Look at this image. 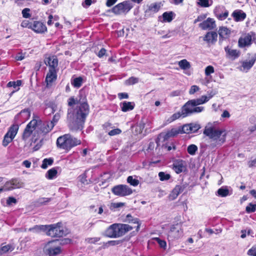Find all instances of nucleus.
Masks as SVG:
<instances>
[{"label": "nucleus", "mask_w": 256, "mask_h": 256, "mask_svg": "<svg viewBox=\"0 0 256 256\" xmlns=\"http://www.w3.org/2000/svg\"><path fill=\"white\" fill-rule=\"evenodd\" d=\"M88 112L89 106L86 102L82 103L74 110L68 109L67 118L70 129L73 131L82 130Z\"/></svg>", "instance_id": "obj_1"}, {"label": "nucleus", "mask_w": 256, "mask_h": 256, "mask_svg": "<svg viewBox=\"0 0 256 256\" xmlns=\"http://www.w3.org/2000/svg\"><path fill=\"white\" fill-rule=\"evenodd\" d=\"M204 134L208 136L214 142L209 147L214 148L217 146L222 145L226 141V132L223 130L216 129L208 124L204 128Z\"/></svg>", "instance_id": "obj_2"}, {"label": "nucleus", "mask_w": 256, "mask_h": 256, "mask_svg": "<svg viewBox=\"0 0 256 256\" xmlns=\"http://www.w3.org/2000/svg\"><path fill=\"white\" fill-rule=\"evenodd\" d=\"M132 229V226L129 224L116 223L110 226L104 232V235L110 238H119Z\"/></svg>", "instance_id": "obj_3"}, {"label": "nucleus", "mask_w": 256, "mask_h": 256, "mask_svg": "<svg viewBox=\"0 0 256 256\" xmlns=\"http://www.w3.org/2000/svg\"><path fill=\"white\" fill-rule=\"evenodd\" d=\"M80 144V140H78L70 134H66L60 136L56 140L57 146L66 151H69L72 148Z\"/></svg>", "instance_id": "obj_4"}, {"label": "nucleus", "mask_w": 256, "mask_h": 256, "mask_svg": "<svg viewBox=\"0 0 256 256\" xmlns=\"http://www.w3.org/2000/svg\"><path fill=\"white\" fill-rule=\"evenodd\" d=\"M47 226L46 234L51 237L60 238L69 233L68 230L64 228L61 222L47 225Z\"/></svg>", "instance_id": "obj_5"}, {"label": "nucleus", "mask_w": 256, "mask_h": 256, "mask_svg": "<svg viewBox=\"0 0 256 256\" xmlns=\"http://www.w3.org/2000/svg\"><path fill=\"white\" fill-rule=\"evenodd\" d=\"M133 7L134 5L130 0H125L114 6L112 12L116 15L126 14Z\"/></svg>", "instance_id": "obj_6"}, {"label": "nucleus", "mask_w": 256, "mask_h": 256, "mask_svg": "<svg viewBox=\"0 0 256 256\" xmlns=\"http://www.w3.org/2000/svg\"><path fill=\"white\" fill-rule=\"evenodd\" d=\"M38 121L36 120L34 117V118L26 125L25 128L22 136V140H28L32 134L37 128Z\"/></svg>", "instance_id": "obj_7"}, {"label": "nucleus", "mask_w": 256, "mask_h": 256, "mask_svg": "<svg viewBox=\"0 0 256 256\" xmlns=\"http://www.w3.org/2000/svg\"><path fill=\"white\" fill-rule=\"evenodd\" d=\"M112 192L117 196H124L131 194L132 190L127 185L119 184L114 186L112 189Z\"/></svg>", "instance_id": "obj_8"}, {"label": "nucleus", "mask_w": 256, "mask_h": 256, "mask_svg": "<svg viewBox=\"0 0 256 256\" xmlns=\"http://www.w3.org/2000/svg\"><path fill=\"white\" fill-rule=\"evenodd\" d=\"M55 240L48 242L46 243L43 249L44 252L49 256H55L62 252V249L60 246H55L54 243Z\"/></svg>", "instance_id": "obj_9"}, {"label": "nucleus", "mask_w": 256, "mask_h": 256, "mask_svg": "<svg viewBox=\"0 0 256 256\" xmlns=\"http://www.w3.org/2000/svg\"><path fill=\"white\" fill-rule=\"evenodd\" d=\"M183 236V230L178 224L173 225L170 227L168 234V240H178Z\"/></svg>", "instance_id": "obj_10"}, {"label": "nucleus", "mask_w": 256, "mask_h": 256, "mask_svg": "<svg viewBox=\"0 0 256 256\" xmlns=\"http://www.w3.org/2000/svg\"><path fill=\"white\" fill-rule=\"evenodd\" d=\"M36 120L38 121L37 128L40 133L45 135L50 132L54 128L52 124H50L49 122H42L38 116H35Z\"/></svg>", "instance_id": "obj_11"}, {"label": "nucleus", "mask_w": 256, "mask_h": 256, "mask_svg": "<svg viewBox=\"0 0 256 256\" xmlns=\"http://www.w3.org/2000/svg\"><path fill=\"white\" fill-rule=\"evenodd\" d=\"M162 4L160 2H155L147 6V8L144 10V16L149 17L156 13L160 10Z\"/></svg>", "instance_id": "obj_12"}, {"label": "nucleus", "mask_w": 256, "mask_h": 256, "mask_svg": "<svg viewBox=\"0 0 256 256\" xmlns=\"http://www.w3.org/2000/svg\"><path fill=\"white\" fill-rule=\"evenodd\" d=\"M24 182L18 178H13L5 183V188L8 190L23 187Z\"/></svg>", "instance_id": "obj_13"}, {"label": "nucleus", "mask_w": 256, "mask_h": 256, "mask_svg": "<svg viewBox=\"0 0 256 256\" xmlns=\"http://www.w3.org/2000/svg\"><path fill=\"white\" fill-rule=\"evenodd\" d=\"M30 116V111L29 108H25L18 114L14 117L16 122L22 123L28 120Z\"/></svg>", "instance_id": "obj_14"}, {"label": "nucleus", "mask_w": 256, "mask_h": 256, "mask_svg": "<svg viewBox=\"0 0 256 256\" xmlns=\"http://www.w3.org/2000/svg\"><path fill=\"white\" fill-rule=\"evenodd\" d=\"M226 56V58L234 60L238 58L240 55V52L236 49H232L229 46L224 48Z\"/></svg>", "instance_id": "obj_15"}, {"label": "nucleus", "mask_w": 256, "mask_h": 256, "mask_svg": "<svg viewBox=\"0 0 256 256\" xmlns=\"http://www.w3.org/2000/svg\"><path fill=\"white\" fill-rule=\"evenodd\" d=\"M256 61V54H253L251 55L250 59L249 60H246L242 62V70L246 71L247 72L250 70Z\"/></svg>", "instance_id": "obj_16"}, {"label": "nucleus", "mask_w": 256, "mask_h": 256, "mask_svg": "<svg viewBox=\"0 0 256 256\" xmlns=\"http://www.w3.org/2000/svg\"><path fill=\"white\" fill-rule=\"evenodd\" d=\"M252 38L250 34H247L239 38L238 41V46L240 48L248 47L252 44Z\"/></svg>", "instance_id": "obj_17"}, {"label": "nucleus", "mask_w": 256, "mask_h": 256, "mask_svg": "<svg viewBox=\"0 0 256 256\" xmlns=\"http://www.w3.org/2000/svg\"><path fill=\"white\" fill-rule=\"evenodd\" d=\"M194 106L190 100L186 102L182 108V117L184 118L194 114L193 109H194Z\"/></svg>", "instance_id": "obj_18"}, {"label": "nucleus", "mask_w": 256, "mask_h": 256, "mask_svg": "<svg viewBox=\"0 0 256 256\" xmlns=\"http://www.w3.org/2000/svg\"><path fill=\"white\" fill-rule=\"evenodd\" d=\"M186 188L184 184L176 185L169 194L168 198L170 200H175L178 194L182 192Z\"/></svg>", "instance_id": "obj_19"}, {"label": "nucleus", "mask_w": 256, "mask_h": 256, "mask_svg": "<svg viewBox=\"0 0 256 256\" xmlns=\"http://www.w3.org/2000/svg\"><path fill=\"white\" fill-rule=\"evenodd\" d=\"M218 34L215 32H208L203 38L208 45L214 44L217 41Z\"/></svg>", "instance_id": "obj_20"}, {"label": "nucleus", "mask_w": 256, "mask_h": 256, "mask_svg": "<svg viewBox=\"0 0 256 256\" xmlns=\"http://www.w3.org/2000/svg\"><path fill=\"white\" fill-rule=\"evenodd\" d=\"M57 70H48L46 78L47 86H50L52 83L57 78Z\"/></svg>", "instance_id": "obj_21"}, {"label": "nucleus", "mask_w": 256, "mask_h": 256, "mask_svg": "<svg viewBox=\"0 0 256 256\" xmlns=\"http://www.w3.org/2000/svg\"><path fill=\"white\" fill-rule=\"evenodd\" d=\"M46 64L48 66V70H57L58 66V60L56 56H52L48 58L46 61Z\"/></svg>", "instance_id": "obj_22"}, {"label": "nucleus", "mask_w": 256, "mask_h": 256, "mask_svg": "<svg viewBox=\"0 0 256 256\" xmlns=\"http://www.w3.org/2000/svg\"><path fill=\"white\" fill-rule=\"evenodd\" d=\"M199 26L202 30H212L216 26L215 21L213 18H208L206 20H204L199 24Z\"/></svg>", "instance_id": "obj_23"}, {"label": "nucleus", "mask_w": 256, "mask_h": 256, "mask_svg": "<svg viewBox=\"0 0 256 256\" xmlns=\"http://www.w3.org/2000/svg\"><path fill=\"white\" fill-rule=\"evenodd\" d=\"M33 30L38 33H43L46 31V26L40 22H35L32 26Z\"/></svg>", "instance_id": "obj_24"}, {"label": "nucleus", "mask_w": 256, "mask_h": 256, "mask_svg": "<svg viewBox=\"0 0 256 256\" xmlns=\"http://www.w3.org/2000/svg\"><path fill=\"white\" fill-rule=\"evenodd\" d=\"M232 16L236 22H240L245 19L246 14L242 10H236L232 12Z\"/></svg>", "instance_id": "obj_25"}, {"label": "nucleus", "mask_w": 256, "mask_h": 256, "mask_svg": "<svg viewBox=\"0 0 256 256\" xmlns=\"http://www.w3.org/2000/svg\"><path fill=\"white\" fill-rule=\"evenodd\" d=\"M185 168L184 162L182 160L176 161L173 164V169L177 174L182 172Z\"/></svg>", "instance_id": "obj_26"}, {"label": "nucleus", "mask_w": 256, "mask_h": 256, "mask_svg": "<svg viewBox=\"0 0 256 256\" xmlns=\"http://www.w3.org/2000/svg\"><path fill=\"white\" fill-rule=\"evenodd\" d=\"M122 110L124 112H126L132 110L134 108L135 104L134 102H124L120 104Z\"/></svg>", "instance_id": "obj_27"}, {"label": "nucleus", "mask_w": 256, "mask_h": 256, "mask_svg": "<svg viewBox=\"0 0 256 256\" xmlns=\"http://www.w3.org/2000/svg\"><path fill=\"white\" fill-rule=\"evenodd\" d=\"M218 34L220 38L222 39L228 38L230 34V30L225 26H221L219 28Z\"/></svg>", "instance_id": "obj_28"}, {"label": "nucleus", "mask_w": 256, "mask_h": 256, "mask_svg": "<svg viewBox=\"0 0 256 256\" xmlns=\"http://www.w3.org/2000/svg\"><path fill=\"white\" fill-rule=\"evenodd\" d=\"M14 249V246L12 244H8L0 247V256L7 254L9 252H12Z\"/></svg>", "instance_id": "obj_29"}, {"label": "nucleus", "mask_w": 256, "mask_h": 256, "mask_svg": "<svg viewBox=\"0 0 256 256\" xmlns=\"http://www.w3.org/2000/svg\"><path fill=\"white\" fill-rule=\"evenodd\" d=\"M18 124H13L9 128L6 134L14 138L18 133Z\"/></svg>", "instance_id": "obj_30"}, {"label": "nucleus", "mask_w": 256, "mask_h": 256, "mask_svg": "<svg viewBox=\"0 0 256 256\" xmlns=\"http://www.w3.org/2000/svg\"><path fill=\"white\" fill-rule=\"evenodd\" d=\"M232 192H230V190L227 186H222L217 191V194L221 197H226L230 196Z\"/></svg>", "instance_id": "obj_31"}, {"label": "nucleus", "mask_w": 256, "mask_h": 256, "mask_svg": "<svg viewBox=\"0 0 256 256\" xmlns=\"http://www.w3.org/2000/svg\"><path fill=\"white\" fill-rule=\"evenodd\" d=\"M51 200L50 198H40L34 202V205L36 206H40L44 204H46Z\"/></svg>", "instance_id": "obj_32"}, {"label": "nucleus", "mask_w": 256, "mask_h": 256, "mask_svg": "<svg viewBox=\"0 0 256 256\" xmlns=\"http://www.w3.org/2000/svg\"><path fill=\"white\" fill-rule=\"evenodd\" d=\"M190 101L192 103L193 106H196L206 103L207 102V100L206 96H202L198 98L192 100Z\"/></svg>", "instance_id": "obj_33"}, {"label": "nucleus", "mask_w": 256, "mask_h": 256, "mask_svg": "<svg viewBox=\"0 0 256 256\" xmlns=\"http://www.w3.org/2000/svg\"><path fill=\"white\" fill-rule=\"evenodd\" d=\"M22 82L20 80L10 82L7 84V87H13L15 89V90L12 92V93H14L15 91H17L19 90L18 87L22 84Z\"/></svg>", "instance_id": "obj_34"}, {"label": "nucleus", "mask_w": 256, "mask_h": 256, "mask_svg": "<svg viewBox=\"0 0 256 256\" xmlns=\"http://www.w3.org/2000/svg\"><path fill=\"white\" fill-rule=\"evenodd\" d=\"M126 219L127 221H128L129 222H132L133 224H136V226H132V228H136V231L138 232L140 228V224H139L138 219H132V216L129 214L126 216Z\"/></svg>", "instance_id": "obj_35"}, {"label": "nucleus", "mask_w": 256, "mask_h": 256, "mask_svg": "<svg viewBox=\"0 0 256 256\" xmlns=\"http://www.w3.org/2000/svg\"><path fill=\"white\" fill-rule=\"evenodd\" d=\"M180 68L183 70H186L190 68L191 65L190 62L184 59L178 62Z\"/></svg>", "instance_id": "obj_36"}, {"label": "nucleus", "mask_w": 256, "mask_h": 256, "mask_svg": "<svg viewBox=\"0 0 256 256\" xmlns=\"http://www.w3.org/2000/svg\"><path fill=\"white\" fill-rule=\"evenodd\" d=\"M212 0H198L197 4L201 7L208 8L212 4Z\"/></svg>", "instance_id": "obj_37"}, {"label": "nucleus", "mask_w": 256, "mask_h": 256, "mask_svg": "<svg viewBox=\"0 0 256 256\" xmlns=\"http://www.w3.org/2000/svg\"><path fill=\"white\" fill-rule=\"evenodd\" d=\"M47 225H40V226H35L34 227L29 228L30 231H33L34 232H38L40 231H44L46 232L47 230Z\"/></svg>", "instance_id": "obj_38"}, {"label": "nucleus", "mask_w": 256, "mask_h": 256, "mask_svg": "<svg viewBox=\"0 0 256 256\" xmlns=\"http://www.w3.org/2000/svg\"><path fill=\"white\" fill-rule=\"evenodd\" d=\"M173 137L172 135L171 132L170 130H168L166 132L160 133L158 138V139H162L163 141H166L168 140L170 138Z\"/></svg>", "instance_id": "obj_39"}, {"label": "nucleus", "mask_w": 256, "mask_h": 256, "mask_svg": "<svg viewBox=\"0 0 256 256\" xmlns=\"http://www.w3.org/2000/svg\"><path fill=\"white\" fill-rule=\"evenodd\" d=\"M58 172L54 168L49 170L46 174V178L49 180L53 179L56 175Z\"/></svg>", "instance_id": "obj_40"}, {"label": "nucleus", "mask_w": 256, "mask_h": 256, "mask_svg": "<svg viewBox=\"0 0 256 256\" xmlns=\"http://www.w3.org/2000/svg\"><path fill=\"white\" fill-rule=\"evenodd\" d=\"M82 82V78L80 76L76 78L72 81V84L75 88H80Z\"/></svg>", "instance_id": "obj_41"}, {"label": "nucleus", "mask_w": 256, "mask_h": 256, "mask_svg": "<svg viewBox=\"0 0 256 256\" xmlns=\"http://www.w3.org/2000/svg\"><path fill=\"white\" fill-rule=\"evenodd\" d=\"M54 162V160L52 158H44L42 161V164L41 166V168L43 169H46L48 166H51Z\"/></svg>", "instance_id": "obj_42"}, {"label": "nucleus", "mask_w": 256, "mask_h": 256, "mask_svg": "<svg viewBox=\"0 0 256 256\" xmlns=\"http://www.w3.org/2000/svg\"><path fill=\"white\" fill-rule=\"evenodd\" d=\"M172 16L173 12H164L162 14L164 21L168 22H171L172 20Z\"/></svg>", "instance_id": "obj_43"}, {"label": "nucleus", "mask_w": 256, "mask_h": 256, "mask_svg": "<svg viewBox=\"0 0 256 256\" xmlns=\"http://www.w3.org/2000/svg\"><path fill=\"white\" fill-rule=\"evenodd\" d=\"M127 182L134 186H137L140 183L139 180L136 178H134L132 176L128 177Z\"/></svg>", "instance_id": "obj_44"}, {"label": "nucleus", "mask_w": 256, "mask_h": 256, "mask_svg": "<svg viewBox=\"0 0 256 256\" xmlns=\"http://www.w3.org/2000/svg\"><path fill=\"white\" fill-rule=\"evenodd\" d=\"M181 116H182V112H178L173 114L170 118H169L168 120V122L170 123L172 122L173 121L176 120L180 118Z\"/></svg>", "instance_id": "obj_45"}, {"label": "nucleus", "mask_w": 256, "mask_h": 256, "mask_svg": "<svg viewBox=\"0 0 256 256\" xmlns=\"http://www.w3.org/2000/svg\"><path fill=\"white\" fill-rule=\"evenodd\" d=\"M188 153L190 155H194L198 150V147L195 144L190 145L187 148Z\"/></svg>", "instance_id": "obj_46"}, {"label": "nucleus", "mask_w": 256, "mask_h": 256, "mask_svg": "<svg viewBox=\"0 0 256 256\" xmlns=\"http://www.w3.org/2000/svg\"><path fill=\"white\" fill-rule=\"evenodd\" d=\"M60 118V112L56 113L53 116L52 120L50 122V124H52V126L54 127L55 125L56 124L58 120Z\"/></svg>", "instance_id": "obj_47"}, {"label": "nucleus", "mask_w": 256, "mask_h": 256, "mask_svg": "<svg viewBox=\"0 0 256 256\" xmlns=\"http://www.w3.org/2000/svg\"><path fill=\"white\" fill-rule=\"evenodd\" d=\"M180 128L181 131V134L192 133L190 126V124H184L182 127H180Z\"/></svg>", "instance_id": "obj_48"}, {"label": "nucleus", "mask_w": 256, "mask_h": 256, "mask_svg": "<svg viewBox=\"0 0 256 256\" xmlns=\"http://www.w3.org/2000/svg\"><path fill=\"white\" fill-rule=\"evenodd\" d=\"M158 176L161 181L167 180L170 178V175L164 172H160L158 173Z\"/></svg>", "instance_id": "obj_49"}, {"label": "nucleus", "mask_w": 256, "mask_h": 256, "mask_svg": "<svg viewBox=\"0 0 256 256\" xmlns=\"http://www.w3.org/2000/svg\"><path fill=\"white\" fill-rule=\"evenodd\" d=\"M13 140L14 138L6 134L2 140V146L4 147L6 146Z\"/></svg>", "instance_id": "obj_50"}, {"label": "nucleus", "mask_w": 256, "mask_h": 256, "mask_svg": "<svg viewBox=\"0 0 256 256\" xmlns=\"http://www.w3.org/2000/svg\"><path fill=\"white\" fill-rule=\"evenodd\" d=\"M138 82V79L135 77H130L125 81V84L127 86L135 84Z\"/></svg>", "instance_id": "obj_51"}, {"label": "nucleus", "mask_w": 256, "mask_h": 256, "mask_svg": "<svg viewBox=\"0 0 256 256\" xmlns=\"http://www.w3.org/2000/svg\"><path fill=\"white\" fill-rule=\"evenodd\" d=\"M246 210L248 213L254 212L256 210V204L250 203L246 208Z\"/></svg>", "instance_id": "obj_52"}, {"label": "nucleus", "mask_w": 256, "mask_h": 256, "mask_svg": "<svg viewBox=\"0 0 256 256\" xmlns=\"http://www.w3.org/2000/svg\"><path fill=\"white\" fill-rule=\"evenodd\" d=\"M155 240L158 244L160 246L161 248L165 250L166 247V242L165 240H162L158 238H154Z\"/></svg>", "instance_id": "obj_53"}, {"label": "nucleus", "mask_w": 256, "mask_h": 256, "mask_svg": "<svg viewBox=\"0 0 256 256\" xmlns=\"http://www.w3.org/2000/svg\"><path fill=\"white\" fill-rule=\"evenodd\" d=\"M122 241L121 240H109L106 243V246H116L122 244Z\"/></svg>", "instance_id": "obj_54"}, {"label": "nucleus", "mask_w": 256, "mask_h": 256, "mask_svg": "<svg viewBox=\"0 0 256 256\" xmlns=\"http://www.w3.org/2000/svg\"><path fill=\"white\" fill-rule=\"evenodd\" d=\"M189 124L192 133L197 132L200 128V125L198 124L191 123Z\"/></svg>", "instance_id": "obj_55"}, {"label": "nucleus", "mask_w": 256, "mask_h": 256, "mask_svg": "<svg viewBox=\"0 0 256 256\" xmlns=\"http://www.w3.org/2000/svg\"><path fill=\"white\" fill-rule=\"evenodd\" d=\"M122 132L121 130L116 128L111 130L108 132V134L110 136H114L120 134Z\"/></svg>", "instance_id": "obj_56"}, {"label": "nucleus", "mask_w": 256, "mask_h": 256, "mask_svg": "<svg viewBox=\"0 0 256 256\" xmlns=\"http://www.w3.org/2000/svg\"><path fill=\"white\" fill-rule=\"evenodd\" d=\"M228 15V12L225 10L224 13L216 14L217 18L220 20H225Z\"/></svg>", "instance_id": "obj_57"}, {"label": "nucleus", "mask_w": 256, "mask_h": 256, "mask_svg": "<svg viewBox=\"0 0 256 256\" xmlns=\"http://www.w3.org/2000/svg\"><path fill=\"white\" fill-rule=\"evenodd\" d=\"M170 132L172 134V135L173 137L176 136L179 134H181V131L180 130V127L178 128H174L170 130Z\"/></svg>", "instance_id": "obj_58"}, {"label": "nucleus", "mask_w": 256, "mask_h": 256, "mask_svg": "<svg viewBox=\"0 0 256 256\" xmlns=\"http://www.w3.org/2000/svg\"><path fill=\"white\" fill-rule=\"evenodd\" d=\"M214 68L212 66H208L205 69V74L207 76L214 72Z\"/></svg>", "instance_id": "obj_59"}, {"label": "nucleus", "mask_w": 256, "mask_h": 256, "mask_svg": "<svg viewBox=\"0 0 256 256\" xmlns=\"http://www.w3.org/2000/svg\"><path fill=\"white\" fill-rule=\"evenodd\" d=\"M124 206V203L122 202H117V203H112L110 204V208L112 210H115L116 208H119Z\"/></svg>", "instance_id": "obj_60"}, {"label": "nucleus", "mask_w": 256, "mask_h": 256, "mask_svg": "<svg viewBox=\"0 0 256 256\" xmlns=\"http://www.w3.org/2000/svg\"><path fill=\"white\" fill-rule=\"evenodd\" d=\"M247 254L250 256H256V244L248 251Z\"/></svg>", "instance_id": "obj_61"}, {"label": "nucleus", "mask_w": 256, "mask_h": 256, "mask_svg": "<svg viewBox=\"0 0 256 256\" xmlns=\"http://www.w3.org/2000/svg\"><path fill=\"white\" fill-rule=\"evenodd\" d=\"M96 2V0H84L82 3V6L84 8L89 7L92 3Z\"/></svg>", "instance_id": "obj_62"}, {"label": "nucleus", "mask_w": 256, "mask_h": 256, "mask_svg": "<svg viewBox=\"0 0 256 256\" xmlns=\"http://www.w3.org/2000/svg\"><path fill=\"white\" fill-rule=\"evenodd\" d=\"M104 129L105 130L106 132L108 133L109 130L112 128V124L110 122H106L103 125Z\"/></svg>", "instance_id": "obj_63"}, {"label": "nucleus", "mask_w": 256, "mask_h": 256, "mask_svg": "<svg viewBox=\"0 0 256 256\" xmlns=\"http://www.w3.org/2000/svg\"><path fill=\"white\" fill-rule=\"evenodd\" d=\"M200 90V88L198 86L194 85L192 86L190 90L189 93L190 94H194L196 92Z\"/></svg>", "instance_id": "obj_64"}]
</instances>
